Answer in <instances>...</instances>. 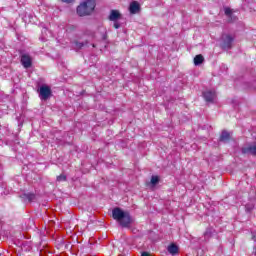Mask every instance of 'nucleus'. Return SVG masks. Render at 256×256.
Masks as SVG:
<instances>
[{
	"label": "nucleus",
	"mask_w": 256,
	"mask_h": 256,
	"mask_svg": "<svg viewBox=\"0 0 256 256\" xmlns=\"http://www.w3.org/2000/svg\"><path fill=\"white\" fill-rule=\"evenodd\" d=\"M95 11V0H85L77 8V14L80 17H85V15H91Z\"/></svg>",
	"instance_id": "obj_2"
},
{
	"label": "nucleus",
	"mask_w": 256,
	"mask_h": 256,
	"mask_svg": "<svg viewBox=\"0 0 256 256\" xmlns=\"http://www.w3.org/2000/svg\"><path fill=\"white\" fill-rule=\"evenodd\" d=\"M157 183H159V176H152L151 184L152 185H157Z\"/></svg>",
	"instance_id": "obj_12"
},
{
	"label": "nucleus",
	"mask_w": 256,
	"mask_h": 256,
	"mask_svg": "<svg viewBox=\"0 0 256 256\" xmlns=\"http://www.w3.org/2000/svg\"><path fill=\"white\" fill-rule=\"evenodd\" d=\"M51 87L47 86V85H42L39 88V97L42 101H47V99H49V97H51Z\"/></svg>",
	"instance_id": "obj_3"
},
{
	"label": "nucleus",
	"mask_w": 256,
	"mask_h": 256,
	"mask_svg": "<svg viewBox=\"0 0 256 256\" xmlns=\"http://www.w3.org/2000/svg\"><path fill=\"white\" fill-rule=\"evenodd\" d=\"M168 252H170L171 255H177V253H179V247L175 244H171L168 246Z\"/></svg>",
	"instance_id": "obj_9"
},
{
	"label": "nucleus",
	"mask_w": 256,
	"mask_h": 256,
	"mask_svg": "<svg viewBox=\"0 0 256 256\" xmlns=\"http://www.w3.org/2000/svg\"><path fill=\"white\" fill-rule=\"evenodd\" d=\"M229 137H231V135L229 134V132L224 131V132H222V134H221L220 141H227V139H229Z\"/></svg>",
	"instance_id": "obj_11"
},
{
	"label": "nucleus",
	"mask_w": 256,
	"mask_h": 256,
	"mask_svg": "<svg viewBox=\"0 0 256 256\" xmlns=\"http://www.w3.org/2000/svg\"><path fill=\"white\" fill-rule=\"evenodd\" d=\"M215 97V91L204 92V98L206 99V101H215Z\"/></svg>",
	"instance_id": "obj_7"
},
{
	"label": "nucleus",
	"mask_w": 256,
	"mask_h": 256,
	"mask_svg": "<svg viewBox=\"0 0 256 256\" xmlns=\"http://www.w3.org/2000/svg\"><path fill=\"white\" fill-rule=\"evenodd\" d=\"M75 47H76V49H81V47H83V44H81V43H76V44H75Z\"/></svg>",
	"instance_id": "obj_15"
},
{
	"label": "nucleus",
	"mask_w": 256,
	"mask_h": 256,
	"mask_svg": "<svg viewBox=\"0 0 256 256\" xmlns=\"http://www.w3.org/2000/svg\"><path fill=\"white\" fill-rule=\"evenodd\" d=\"M114 27H115V29H119V23L115 22Z\"/></svg>",
	"instance_id": "obj_17"
},
{
	"label": "nucleus",
	"mask_w": 256,
	"mask_h": 256,
	"mask_svg": "<svg viewBox=\"0 0 256 256\" xmlns=\"http://www.w3.org/2000/svg\"><path fill=\"white\" fill-rule=\"evenodd\" d=\"M225 15H231L233 13V10H231L230 8H225Z\"/></svg>",
	"instance_id": "obj_13"
},
{
	"label": "nucleus",
	"mask_w": 256,
	"mask_h": 256,
	"mask_svg": "<svg viewBox=\"0 0 256 256\" xmlns=\"http://www.w3.org/2000/svg\"><path fill=\"white\" fill-rule=\"evenodd\" d=\"M65 176L61 175V176H58L57 178V181H65Z\"/></svg>",
	"instance_id": "obj_14"
},
{
	"label": "nucleus",
	"mask_w": 256,
	"mask_h": 256,
	"mask_svg": "<svg viewBox=\"0 0 256 256\" xmlns=\"http://www.w3.org/2000/svg\"><path fill=\"white\" fill-rule=\"evenodd\" d=\"M242 153H250V155L256 156V144H253L252 146L248 148H243Z\"/></svg>",
	"instance_id": "obj_8"
},
{
	"label": "nucleus",
	"mask_w": 256,
	"mask_h": 256,
	"mask_svg": "<svg viewBox=\"0 0 256 256\" xmlns=\"http://www.w3.org/2000/svg\"><path fill=\"white\" fill-rule=\"evenodd\" d=\"M141 9V6L137 2H132L129 7V11L132 15H135V13H139Z\"/></svg>",
	"instance_id": "obj_5"
},
{
	"label": "nucleus",
	"mask_w": 256,
	"mask_h": 256,
	"mask_svg": "<svg viewBox=\"0 0 256 256\" xmlns=\"http://www.w3.org/2000/svg\"><path fill=\"white\" fill-rule=\"evenodd\" d=\"M109 19L110 21H118V19H121V13L119 12V10H112L110 12Z\"/></svg>",
	"instance_id": "obj_6"
},
{
	"label": "nucleus",
	"mask_w": 256,
	"mask_h": 256,
	"mask_svg": "<svg viewBox=\"0 0 256 256\" xmlns=\"http://www.w3.org/2000/svg\"><path fill=\"white\" fill-rule=\"evenodd\" d=\"M21 63L25 69H29L32 64L31 56H29V54H23L21 56Z\"/></svg>",
	"instance_id": "obj_4"
},
{
	"label": "nucleus",
	"mask_w": 256,
	"mask_h": 256,
	"mask_svg": "<svg viewBox=\"0 0 256 256\" xmlns=\"http://www.w3.org/2000/svg\"><path fill=\"white\" fill-rule=\"evenodd\" d=\"M112 217L122 225V227H129L133 223V218L120 208H114L112 211Z\"/></svg>",
	"instance_id": "obj_1"
},
{
	"label": "nucleus",
	"mask_w": 256,
	"mask_h": 256,
	"mask_svg": "<svg viewBox=\"0 0 256 256\" xmlns=\"http://www.w3.org/2000/svg\"><path fill=\"white\" fill-rule=\"evenodd\" d=\"M203 61H205V58H203V55H201V54L196 55L194 58L195 65H201V63H203Z\"/></svg>",
	"instance_id": "obj_10"
},
{
	"label": "nucleus",
	"mask_w": 256,
	"mask_h": 256,
	"mask_svg": "<svg viewBox=\"0 0 256 256\" xmlns=\"http://www.w3.org/2000/svg\"><path fill=\"white\" fill-rule=\"evenodd\" d=\"M64 3H73V0H62Z\"/></svg>",
	"instance_id": "obj_16"
}]
</instances>
